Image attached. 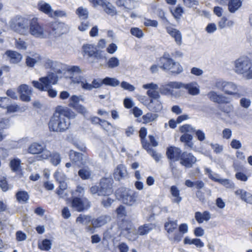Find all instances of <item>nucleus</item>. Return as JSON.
Masks as SVG:
<instances>
[{"label": "nucleus", "instance_id": "51", "mask_svg": "<svg viewBox=\"0 0 252 252\" xmlns=\"http://www.w3.org/2000/svg\"><path fill=\"white\" fill-rule=\"evenodd\" d=\"M72 196H78L80 197H84L83 196L85 194L84 188L81 186H78L75 190L71 191Z\"/></svg>", "mask_w": 252, "mask_h": 252}, {"label": "nucleus", "instance_id": "64", "mask_svg": "<svg viewBox=\"0 0 252 252\" xmlns=\"http://www.w3.org/2000/svg\"><path fill=\"white\" fill-rule=\"evenodd\" d=\"M114 200L110 197L104 198L101 200V204L105 208H108L111 206Z\"/></svg>", "mask_w": 252, "mask_h": 252}, {"label": "nucleus", "instance_id": "26", "mask_svg": "<svg viewBox=\"0 0 252 252\" xmlns=\"http://www.w3.org/2000/svg\"><path fill=\"white\" fill-rule=\"evenodd\" d=\"M236 195L240 196L242 200L245 201L247 203L252 205V194L247 192L243 189H239L235 191Z\"/></svg>", "mask_w": 252, "mask_h": 252}, {"label": "nucleus", "instance_id": "57", "mask_svg": "<svg viewBox=\"0 0 252 252\" xmlns=\"http://www.w3.org/2000/svg\"><path fill=\"white\" fill-rule=\"evenodd\" d=\"M183 237V235L179 231H176L173 236L170 235H168L169 239L176 242H179L181 241Z\"/></svg>", "mask_w": 252, "mask_h": 252}, {"label": "nucleus", "instance_id": "43", "mask_svg": "<svg viewBox=\"0 0 252 252\" xmlns=\"http://www.w3.org/2000/svg\"><path fill=\"white\" fill-rule=\"evenodd\" d=\"M103 83L105 85L114 87L119 86L120 84L119 80L117 79L109 77L103 79Z\"/></svg>", "mask_w": 252, "mask_h": 252}, {"label": "nucleus", "instance_id": "15", "mask_svg": "<svg viewBox=\"0 0 252 252\" xmlns=\"http://www.w3.org/2000/svg\"><path fill=\"white\" fill-rule=\"evenodd\" d=\"M196 161V158L192 154L184 152L182 154L180 163L182 165L189 168L192 167Z\"/></svg>", "mask_w": 252, "mask_h": 252}, {"label": "nucleus", "instance_id": "20", "mask_svg": "<svg viewBox=\"0 0 252 252\" xmlns=\"http://www.w3.org/2000/svg\"><path fill=\"white\" fill-rule=\"evenodd\" d=\"M127 175L126 167L123 164H119L115 169L113 177L116 180L120 181L124 179Z\"/></svg>", "mask_w": 252, "mask_h": 252}, {"label": "nucleus", "instance_id": "25", "mask_svg": "<svg viewBox=\"0 0 252 252\" xmlns=\"http://www.w3.org/2000/svg\"><path fill=\"white\" fill-rule=\"evenodd\" d=\"M39 81H41L46 84V86L48 88L50 87V84H55L58 81V76L56 73L52 72L49 73L46 76L41 77L39 79Z\"/></svg>", "mask_w": 252, "mask_h": 252}, {"label": "nucleus", "instance_id": "56", "mask_svg": "<svg viewBox=\"0 0 252 252\" xmlns=\"http://www.w3.org/2000/svg\"><path fill=\"white\" fill-rule=\"evenodd\" d=\"M180 131L182 133H187L186 132H193L195 131V128L190 125L186 124L181 126L180 127Z\"/></svg>", "mask_w": 252, "mask_h": 252}, {"label": "nucleus", "instance_id": "34", "mask_svg": "<svg viewBox=\"0 0 252 252\" xmlns=\"http://www.w3.org/2000/svg\"><path fill=\"white\" fill-rule=\"evenodd\" d=\"M241 0H229L228 9L230 13H234L242 6Z\"/></svg>", "mask_w": 252, "mask_h": 252}, {"label": "nucleus", "instance_id": "8", "mask_svg": "<svg viewBox=\"0 0 252 252\" xmlns=\"http://www.w3.org/2000/svg\"><path fill=\"white\" fill-rule=\"evenodd\" d=\"M91 205V202L86 197L72 196L71 207L77 212H82L89 209Z\"/></svg>", "mask_w": 252, "mask_h": 252}, {"label": "nucleus", "instance_id": "41", "mask_svg": "<svg viewBox=\"0 0 252 252\" xmlns=\"http://www.w3.org/2000/svg\"><path fill=\"white\" fill-rule=\"evenodd\" d=\"M167 70L170 71L172 74H179L183 72V68L178 62L174 61L172 63L171 66Z\"/></svg>", "mask_w": 252, "mask_h": 252}, {"label": "nucleus", "instance_id": "55", "mask_svg": "<svg viewBox=\"0 0 252 252\" xmlns=\"http://www.w3.org/2000/svg\"><path fill=\"white\" fill-rule=\"evenodd\" d=\"M90 221V217L88 216L80 215L76 219V222L82 224H87Z\"/></svg>", "mask_w": 252, "mask_h": 252}, {"label": "nucleus", "instance_id": "54", "mask_svg": "<svg viewBox=\"0 0 252 252\" xmlns=\"http://www.w3.org/2000/svg\"><path fill=\"white\" fill-rule=\"evenodd\" d=\"M15 46L20 50H26L27 47L26 42L21 38L16 39L15 40Z\"/></svg>", "mask_w": 252, "mask_h": 252}, {"label": "nucleus", "instance_id": "38", "mask_svg": "<svg viewBox=\"0 0 252 252\" xmlns=\"http://www.w3.org/2000/svg\"><path fill=\"white\" fill-rule=\"evenodd\" d=\"M21 160L18 158H14L10 160L9 166L12 172H18L21 170Z\"/></svg>", "mask_w": 252, "mask_h": 252}, {"label": "nucleus", "instance_id": "29", "mask_svg": "<svg viewBox=\"0 0 252 252\" xmlns=\"http://www.w3.org/2000/svg\"><path fill=\"white\" fill-rule=\"evenodd\" d=\"M196 220L199 223H202L204 221H208L211 218V214L209 212L205 211L203 213L196 212L194 216Z\"/></svg>", "mask_w": 252, "mask_h": 252}, {"label": "nucleus", "instance_id": "47", "mask_svg": "<svg viewBox=\"0 0 252 252\" xmlns=\"http://www.w3.org/2000/svg\"><path fill=\"white\" fill-rule=\"evenodd\" d=\"M54 177L56 181L59 183L63 181H66V180H67V178L65 175L62 171H60L59 170H57L55 172L54 174Z\"/></svg>", "mask_w": 252, "mask_h": 252}, {"label": "nucleus", "instance_id": "16", "mask_svg": "<svg viewBox=\"0 0 252 252\" xmlns=\"http://www.w3.org/2000/svg\"><path fill=\"white\" fill-rule=\"evenodd\" d=\"M18 92L20 94V98L22 101L29 102L31 100V95L32 93V88L26 84L20 85L18 88Z\"/></svg>", "mask_w": 252, "mask_h": 252}, {"label": "nucleus", "instance_id": "28", "mask_svg": "<svg viewBox=\"0 0 252 252\" xmlns=\"http://www.w3.org/2000/svg\"><path fill=\"white\" fill-rule=\"evenodd\" d=\"M15 196L17 201L20 204L27 203L30 199V195L27 191L25 190L18 191Z\"/></svg>", "mask_w": 252, "mask_h": 252}, {"label": "nucleus", "instance_id": "2", "mask_svg": "<svg viewBox=\"0 0 252 252\" xmlns=\"http://www.w3.org/2000/svg\"><path fill=\"white\" fill-rule=\"evenodd\" d=\"M215 87L225 94L240 98L243 94L240 92V87L233 82L227 81L222 79L216 80Z\"/></svg>", "mask_w": 252, "mask_h": 252}, {"label": "nucleus", "instance_id": "63", "mask_svg": "<svg viewBox=\"0 0 252 252\" xmlns=\"http://www.w3.org/2000/svg\"><path fill=\"white\" fill-rule=\"evenodd\" d=\"M10 103H8L5 108L7 109V112L8 113L15 112L19 110V107L18 105L16 104H10Z\"/></svg>", "mask_w": 252, "mask_h": 252}, {"label": "nucleus", "instance_id": "17", "mask_svg": "<svg viewBox=\"0 0 252 252\" xmlns=\"http://www.w3.org/2000/svg\"><path fill=\"white\" fill-rule=\"evenodd\" d=\"M174 61L171 58L170 55L167 52L164 53L161 57L159 59L158 64L159 67L164 70H167Z\"/></svg>", "mask_w": 252, "mask_h": 252}, {"label": "nucleus", "instance_id": "36", "mask_svg": "<svg viewBox=\"0 0 252 252\" xmlns=\"http://www.w3.org/2000/svg\"><path fill=\"white\" fill-rule=\"evenodd\" d=\"M101 6L103 8L104 11L108 15L114 16L117 14L116 8L106 0H104Z\"/></svg>", "mask_w": 252, "mask_h": 252}, {"label": "nucleus", "instance_id": "49", "mask_svg": "<svg viewBox=\"0 0 252 252\" xmlns=\"http://www.w3.org/2000/svg\"><path fill=\"white\" fill-rule=\"evenodd\" d=\"M169 166L173 176L175 178H178L180 175V171L178 169L176 163L173 161H169Z\"/></svg>", "mask_w": 252, "mask_h": 252}, {"label": "nucleus", "instance_id": "37", "mask_svg": "<svg viewBox=\"0 0 252 252\" xmlns=\"http://www.w3.org/2000/svg\"><path fill=\"white\" fill-rule=\"evenodd\" d=\"M177 220H168V221L164 224V227L168 235L174 232L177 229Z\"/></svg>", "mask_w": 252, "mask_h": 252}, {"label": "nucleus", "instance_id": "22", "mask_svg": "<svg viewBox=\"0 0 252 252\" xmlns=\"http://www.w3.org/2000/svg\"><path fill=\"white\" fill-rule=\"evenodd\" d=\"M182 88L188 90V93L192 95H196L199 94V86L195 82H192L188 84L182 83Z\"/></svg>", "mask_w": 252, "mask_h": 252}, {"label": "nucleus", "instance_id": "13", "mask_svg": "<svg viewBox=\"0 0 252 252\" xmlns=\"http://www.w3.org/2000/svg\"><path fill=\"white\" fill-rule=\"evenodd\" d=\"M82 48L85 54L88 55L89 57H93L97 60L103 58L102 51L97 50L96 46L94 45L87 44L84 45Z\"/></svg>", "mask_w": 252, "mask_h": 252}, {"label": "nucleus", "instance_id": "19", "mask_svg": "<svg viewBox=\"0 0 252 252\" xmlns=\"http://www.w3.org/2000/svg\"><path fill=\"white\" fill-rule=\"evenodd\" d=\"M45 65L46 68H51L54 73L62 74L64 69L63 68V64L56 61H53L49 59L46 60Z\"/></svg>", "mask_w": 252, "mask_h": 252}, {"label": "nucleus", "instance_id": "10", "mask_svg": "<svg viewBox=\"0 0 252 252\" xmlns=\"http://www.w3.org/2000/svg\"><path fill=\"white\" fill-rule=\"evenodd\" d=\"M29 30V34L36 38H44L47 36L44 28L38 22L37 19L33 18L30 21Z\"/></svg>", "mask_w": 252, "mask_h": 252}, {"label": "nucleus", "instance_id": "7", "mask_svg": "<svg viewBox=\"0 0 252 252\" xmlns=\"http://www.w3.org/2000/svg\"><path fill=\"white\" fill-rule=\"evenodd\" d=\"M27 152L32 155H39V158L41 159H47L50 156V151L46 148L42 143L32 142L28 148Z\"/></svg>", "mask_w": 252, "mask_h": 252}, {"label": "nucleus", "instance_id": "59", "mask_svg": "<svg viewBox=\"0 0 252 252\" xmlns=\"http://www.w3.org/2000/svg\"><path fill=\"white\" fill-rule=\"evenodd\" d=\"M148 153L152 157L156 162H158L161 158V154L157 152L154 149L149 150Z\"/></svg>", "mask_w": 252, "mask_h": 252}, {"label": "nucleus", "instance_id": "48", "mask_svg": "<svg viewBox=\"0 0 252 252\" xmlns=\"http://www.w3.org/2000/svg\"><path fill=\"white\" fill-rule=\"evenodd\" d=\"M70 107L76 110L78 113L82 114L85 117L88 114V111L86 107L81 104L77 105H70Z\"/></svg>", "mask_w": 252, "mask_h": 252}, {"label": "nucleus", "instance_id": "27", "mask_svg": "<svg viewBox=\"0 0 252 252\" xmlns=\"http://www.w3.org/2000/svg\"><path fill=\"white\" fill-rule=\"evenodd\" d=\"M69 156L73 164L80 166L83 160V154L73 150L69 151Z\"/></svg>", "mask_w": 252, "mask_h": 252}, {"label": "nucleus", "instance_id": "1", "mask_svg": "<svg viewBox=\"0 0 252 252\" xmlns=\"http://www.w3.org/2000/svg\"><path fill=\"white\" fill-rule=\"evenodd\" d=\"M70 125V121H65L57 108L51 117L48 123V127L50 131L58 133L65 132Z\"/></svg>", "mask_w": 252, "mask_h": 252}, {"label": "nucleus", "instance_id": "62", "mask_svg": "<svg viewBox=\"0 0 252 252\" xmlns=\"http://www.w3.org/2000/svg\"><path fill=\"white\" fill-rule=\"evenodd\" d=\"M80 83L81 87L86 90L91 91L93 89L92 84H90L87 82V80L83 79L82 80H80L78 82Z\"/></svg>", "mask_w": 252, "mask_h": 252}, {"label": "nucleus", "instance_id": "40", "mask_svg": "<svg viewBox=\"0 0 252 252\" xmlns=\"http://www.w3.org/2000/svg\"><path fill=\"white\" fill-rule=\"evenodd\" d=\"M76 14L81 20H87L89 16V11L88 9L82 6L78 7L76 9Z\"/></svg>", "mask_w": 252, "mask_h": 252}, {"label": "nucleus", "instance_id": "21", "mask_svg": "<svg viewBox=\"0 0 252 252\" xmlns=\"http://www.w3.org/2000/svg\"><path fill=\"white\" fill-rule=\"evenodd\" d=\"M111 220V218L109 215H102L96 219L92 220V224L94 227H99L103 226Z\"/></svg>", "mask_w": 252, "mask_h": 252}, {"label": "nucleus", "instance_id": "11", "mask_svg": "<svg viewBox=\"0 0 252 252\" xmlns=\"http://www.w3.org/2000/svg\"><path fill=\"white\" fill-rule=\"evenodd\" d=\"M252 66L251 60L247 57L239 58L235 62V71L240 74L248 72Z\"/></svg>", "mask_w": 252, "mask_h": 252}, {"label": "nucleus", "instance_id": "3", "mask_svg": "<svg viewBox=\"0 0 252 252\" xmlns=\"http://www.w3.org/2000/svg\"><path fill=\"white\" fill-rule=\"evenodd\" d=\"M113 180L111 178H105L101 179L98 186L95 185L90 189V193L98 196H108L113 192Z\"/></svg>", "mask_w": 252, "mask_h": 252}, {"label": "nucleus", "instance_id": "18", "mask_svg": "<svg viewBox=\"0 0 252 252\" xmlns=\"http://www.w3.org/2000/svg\"><path fill=\"white\" fill-rule=\"evenodd\" d=\"M208 97L212 101L218 103H227L228 98L224 95L218 93L215 91H211L207 94Z\"/></svg>", "mask_w": 252, "mask_h": 252}, {"label": "nucleus", "instance_id": "5", "mask_svg": "<svg viewBox=\"0 0 252 252\" xmlns=\"http://www.w3.org/2000/svg\"><path fill=\"white\" fill-rule=\"evenodd\" d=\"M30 21L25 17L17 16L10 21L11 28L16 32L23 35L29 34Z\"/></svg>", "mask_w": 252, "mask_h": 252}, {"label": "nucleus", "instance_id": "12", "mask_svg": "<svg viewBox=\"0 0 252 252\" xmlns=\"http://www.w3.org/2000/svg\"><path fill=\"white\" fill-rule=\"evenodd\" d=\"M49 32L54 36H59L67 32L68 28L66 25L62 22H55L50 24Z\"/></svg>", "mask_w": 252, "mask_h": 252}, {"label": "nucleus", "instance_id": "24", "mask_svg": "<svg viewBox=\"0 0 252 252\" xmlns=\"http://www.w3.org/2000/svg\"><path fill=\"white\" fill-rule=\"evenodd\" d=\"M167 32L173 38H174L176 43L178 45H181L182 44V34L181 32L171 27H167L166 28Z\"/></svg>", "mask_w": 252, "mask_h": 252}, {"label": "nucleus", "instance_id": "35", "mask_svg": "<svg viewBox=\"0 0 252 252\" xmlns=\"http://www.w3.org/2000/svg\"><path fill=\"white\" fill-rule=\"evenodd\" d=\"M37 6L38 8L41 11L50 16L52 15L53 10L49 3L44 1H40L38 2Z\"/></svg>", "mask_w": 252, "mask_h": 252}, {"label": "nucleus", "instance_id": "60", "mask_svg": "<svg viewBox=\"0 0 252 252\" xmlns=\"http://www.w3.org/2000/svg\"><path fill=\"white\" fill-rule=\"evenodd\" d=\"M148 95L154 99H157L160 98V95L157 90H149L147 92Z\"/></svg>", "mask_w": 252, "mask_h": 252}, {"label": "nucleus", "instance_id": "23", "mask_svg": "<svg viewBox=\"0 0 252 252\" xmlns=\"http://www.w3.org/2000/svg\"><path fill=\"white\" fill-rule=\"evenodd\" d=\"M65 121H70L71 119H74L76 114L68 108H64L62 106H58L56 107Z\"/></svg>", "mask_w": 252, "mask_h": 252}, {"label": "nucleus", "instance_id": "50", "mask_svg": "<svg viewBox=\"0 0 252 252\" xmlns=\"http://www.w3.org/2000/svg\"><path fill=\"white\" fill-rule=\"evenodd\" d=\"M59 184L56 193L60 197H63L64 196L63 191L67 189V185L65 181L59 183Z\"/></svg>", "mask_w": 252, "mask_h": 252}, {"label": "nucleus", "instance_id": "53", "mask_svg": "<svg viewBox=\"0 0 252 252\" xmlns=\"http://www.w3.org/2000/svg\"><path fill=\"white\" fill-rule=\"evenodd\" d=\"M32 84L34 88L41 91H46L48 89L46 84L41 81H32Z\"/></svg>", "mask_w": 252, "mask_h": 252}, {"label": "nucleus", "instance_id": "42", "mask_svg": "<svg viewBox=\"0 0 252 252\" xmlns=\"http://www.w3.org/2000/svg\"><path fill=\"white\" fill-rule=\"evenodd\" d=\"M49 158H50L51 163L55 166H57L61 163L62 158L59 153L53 152L51 153L50 151Z\"/></svg>", "mask_w": 252, "mask_h": 252}, {"label": "nucleus", "instance_id": "58", "mask_svg": "<svg viewBox=\"0 0 252 252\" xmlns=\"http://www.w3.org/2000/svg\"><path fill=\"white\" fill-rule=\"evenodd\" d=\"M130 33L138 38H141L143 36V31L138 28H132L130 30Z\"/></svg>", "mask_w": 252, "mask_h": 252}, {"label": "nucleus", "instance_id": "45", "mask_svg": "<svg viewBox=\"0 0 252 252\" xmlns=\"http://www.w3.org/2000/svg\"><path fill=\"white\" fill-rule=\"evenodd\" d=\"M120 60L116 57H111L106 62V65L109 68H116L120 65Z\"/></svg>", "mask_w": 252, "mask_h": 252}, {"label": "nucleus", "instance_id": "31", "mask_svg": "<svg viewBox=\"0 0 252 252\" xmlns=\"http://www.w3.org/2000/svg\"><path fill=\"white\" fill-rule=\"evenodd\" d=\"M78 175L83 180H88L92 176V171L88 166H85L78 171Z\"/></svg>", "mask_w": 252, "mask_h": 252}, {"label": "nucleus", "instance_id": "44", "mask_svg": "<svg viewBox=\"0 0 252 252\" xmlns=\"http://www.w3.org/2000/svg\"><path fill=\"white\" fill-rule=\"evenodd\" d=\"M8 126L9 121L8 119H3L0 121V141L5 137V135L3 133V130L8 127Z\"/></svg>", "mask_w": 252, "mask_h": 252}, {"label": "nucleus", "instance_id": "61", "mask_svg": "<svg viewBox=\"0 0 252 252\" xmlns=\"http://www.w3.org/2000/svg\"><path fill=\"white\" fill-rule=\"evenodd\" d=\"M121 86L124 90H127L129 92H133L135 89V88L134 86L126 81L122 82L121 83Z\"/></svg>", "mask_w": 252, "mask_h": 252}, {"label": "nucleus", "instance_id": "9", "mask_svg": "<svg viewBox=\"0 0 252 252\" xmlns=\"http://www.w3.org/2000/svg\"><path fill=\"white\" fill-rule=\"evenodd\" d=\"M117 193L120 194V199L124 204L129 206L133 205L135 202L138 196L137 193L135 191L123 188L119 189Z\"/></svg>", "mask_w": 252, "mask_h": 252}, {"label": "nucleus", "instance_id": "52", "mask_svg": "<svg viewBox=\"0 0 252 252\" xmlns=\"http://www.w3.org/2000/svg\"><path fill=\"white\" fill-rule=\"evenodd\" d=\"M158 117V115L156 114L148 113L146 115L142 117L144 121L148 123L155 121Z\"/></svg>", "mask_w": 252, "mask_h": 252}, {"label": "nucleus", "instance_id": "14", "mask_svg": "<svg viewBox=\"0 0 252 252\" xmlns=\"http://www.w3.org/2000/svg\"><path fill=\"white\" fill-rule=\"evenodd\" d=\"M182 154L181 150L178 147L170 146L167 148L166 155L169 161L175 162L180 160Z\"/></svg>", "mask_w": 252, "mask_h": 252}, {"label": "nucleus", "instance_id": "6", "mask_svg": "<svg viewBox=\"0 0 252 252\" xmlns=\"http://www.w3.org/2000/svg\"><path fill=\"white\" fill-rule=\"evenodd\" d=\"M182 83L177 81H169L162 83L160 84L159 91L162 95L170 96L174 97L180 96V93L179 91H176L174 89H179L182 88Z\"/></svg>", "mask_w": 252, "mask_h": 252}, {"label": "nucleus", "instance_id": "30", "mask_svg": "<svg viewBox=\"0 0 252 252\" xmlns=\"http://www.w3.org/2000/svg\"><path fill=\"white\" fill-rule=\"evenodd\" d=\"M5 54L9 58L10 62L13 63H19L22 58V56L16 51L8 50L5 52Z\"/></svg>", "mask_w": 252, "mask_h": 252}, {"label": "nucleus", "instance_id": "32", "mask_svg": "<svg viewBox=\"0 0 252 252\" xmlns=\"http://www.w3.org/2000/svg\"><path fill=\"white\" fill-rule=\"evenodd\" d=\"M148 108L152 111L158 112L162 109V105L158 99H152L148 104Z\"/></svg>", "mask_w": 252, "mask_h": 252}, {"label": "nucleus", "instance_id": "4", "mask_svg": "<svg viewBox=\"0 0 252 252\" xmlns=\"http://www.w3.org/2000/svg\"><path fill=\"white\" fill-rule=\"evenodd\" d=\"M155 227V225L152 223L145 224L139 226L137 233H135L132 228L131 225L129 224L126 227L122 228V231L123 233L126 235L129 240L134 241L138 238V234L140 235H146L153 229Z\"/></svg>", "mask_w": 252, "mask_h": 252}, {"label": "nucleus", "instance_id": "46", "mask_svg": "<svg viewBox=\"0 0 252 252\" xmlns=\"http://www.w3.org/2000/svg\"><path fill=\"white\" fill-rule=\"evenodd\" d=\"M52 242L51 241L47 239L43 240L41 243H38V248L43 251H48L51 248Z\"/></svg>", "mask_w": 252, "mask_h": 252}, {"label": "nucleus", "instance_id": "39", "mask_svg": "<svg viewBox=\"0 0 252 252\" xmlns=\"http://www.w3.org/2000/svg\"><path fill=\"white\" fill-rule=\"evenodd\" d=\"M41 60V56L36 54L32 56V57L28 56L26 58V63L29 67H33L36 63Z\"/></svg>", "mask_w": 252, "mask_h": 252}, {"label": "nucleus", "instance_id": "33", "mask_svg": "<svg viewBox=\"0 0 252 252\" xmlns=\"http://www.w3.org/2000/svg\"><path fill=\"white\" fill-rule=\"evenodd\" d=\"M170 191L173 197L172 202L179 204L182 200V197L180 196V190L178 187L176 186H172Z\"/></svg>", "mask_w": 252, "mask_h": 252}]
</instances>
